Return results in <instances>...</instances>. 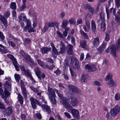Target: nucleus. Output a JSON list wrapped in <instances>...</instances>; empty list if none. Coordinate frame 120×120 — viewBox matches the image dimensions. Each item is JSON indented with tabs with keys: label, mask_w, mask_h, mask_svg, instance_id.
Returning <instances> with one entry per match:
<instances>
[{
	"label": "nucleus",
	"mask_w": 120,
	"mask_h": 120,
	"mask_svg": "<svg viewBox=\"0 0 120 120\" xmlns=\"http://www.w3.org/2000/svg\"><path fill=\"white\" fill-rule=\"evenodd\" d=\"M4 80H6L3 85L4 87V93L5 95H2V98L4 99L5 103L9 104V102L6 97H8L11 94L9 91H10L11 89V77H6Z\"/></svg>",
	"instance_id": "obj_1"
},
{
	"label": "nucleus",
	"mask_w": 120,
	"mask_h": 120,
	"mask_svg": "<svg viewBox=\"0 0 120 120\" xmlns=\"http://www.w3.org/2000/svg\"><path fill=\"white\" fill-rule=\"evenodd\" d=\"M120 48V38L118 40L117 43L115 46L114 45H112L111 47V52L113 56L115 57L117 56L116 55V49H118Z\"/></svg>",
	"instance_id": "obj_2"
},
{
	"label": "nucleus",
	"mask_w": 120,
	"mask_h": 120,
	"mask_svg": "<svg viewBox=\"0 0 120 120\" xmlns=\"http://www.w3.org/2000/svg\"><path fill=\"white\" fill-rule=\"evenodd\" d=\"M10 14V13L9 11H7L5 12L4 14L5 17L4 16L0 15V19L3 24L6 26L8 25V22L6 19L9 16Z\"/></svg>",
	"instance_id": "obj_3"
},
{
	"label": "nucleus",
	"mask_w": 120,
	"mask_h": 120,
	"mask_svg": "<svg viewBox=\"0 0 120 120\" xmlns=\"http://www.w3.org/2000/svg\"><path fill=\"white\" fill-rule=\"evenodd\" d=\"M120 111V108L119 105H117L110 110V113L112 116H116Z\"/></svg>",
	"instance_id": "obj_4"
},
{
	"label": "nucleus",
	"mask_w": 120,
	"mask_h": 120,
	"mask_svg": "<svg viewBox=\"0 0 120 120\" xmlns=\"http://www.w3.org/2000/svg\"><path fill=\"white\" fill-rule=\"evenodd\" d=\"M37 61L40 66L44 69L47 68L51 70H52L53 68L55 67V65H52L50 66L48 65H45L43 62L39 59H37Z\"/></svg>",
	"instance_id": "obj_5"
},
{
	"label": "nucleus",
	"mask_w": 120,
	"mask_h": 120,
	"mask_svg": "<svg viewBox=\"0 0 120 120\" xmlns=\"http://www.w3.org/2000/svg\"><path fill=\"white\" fill-rule=\"evenodd\" d=\"M86 69L89 72H93L96 71L97 68L96 66L93 64H88L85 66Z\"/></svg>",
	"instance_id": "obj_6"
},
{
	"label": "nucleus",
	"mask_w": 120,
	"mask_h": 120,
	"mask_svg": "<svg viewBox=\"0 0 120 120\" xmlns=\"http://www.w3.org/2000/svg\"><path fill=\"white\" fill-rule=\"evenodd\" d=\"M69 90L71 93H79L80 92V90L78 88L72 85H70L69 86Z\"/></svg>",
	"instance_id": "obj_7"
},
{
	"label": "nucleus",
	"mask_w": 120,
	"mask_h": 120,
	"mask_svg": "<svg viewBox=\"0 0 120 120\" xmlns=\"http://www.w3.org/2000/svg\"><path fill=\"white\" fill-rule=\"evenodd\" d=\"M71 113L75 119H78L80 116L79 111L75 109H71Z\"/></svg>",
	"instance_id": "obj_8"
},
{
	"label": "nucleus",
	"mask_w": 120,
	"mask_h": 120,
	"mask_svg": "<svg viewBox=\"0 0 120 120\" xmlns=\"http://www.w3.org/2000/svg\"><path fill=\"white\" fill-rule=\"evenodd\" d=\"M86 7L87 9H89L88 13L87 14V16L86 17V19L87 20V16L89 18L90 15L91 16L94 14V9L92 7L89 5H86Z\"/></svg>",
	"instance_id": "obj_9"
},
{
	"label": "nucleus",
	"mask_w": 120,
	"mask_h": 120,
	"mask_svg": "<svg viewBox=\"0 0 120 120\" xmlns=\"http://www.w3.org/2000/svg\"><path fill=\"white\" fill-rule=\"evenodd\" d=\"M71 104L73 107L77 105L79 102L78 99L74 97H71Z\"/></svg>",
	"instance_id": "obj_10"
},
{
	"label": "nucleus",
	"mask_w": 120,
	"mask_h": 120,
	"mask_svg": "<svg viewBox=\"0 0 120 120\" xmlns=\"http://www.w3.org/2000/svg\"><path fill=\"white\" fill-rule=\"evenodd\" d=\"M60 101L66 109H68L72 108L71 106L69 103L67 101L66 99L64 100H62V99Z\"/></svg>",
	"instance_id": "obj_11"
},
{
	"label": "nucleus",
	"mask_w": 120,
	"mask_h": 120,
	"mask_svg": "<svg viewBox=\"0 0 120 120\" xmlns=\"http://www.w3.org/2000/svg\"><path fill=\"white\" fill-rule=\"evenodd\" d=\"M29 100L30 101L32 107L34 109H36L37 107L36 102L37 100L32 97L30 98Z\"/></svg>",
	"instance_id": "obj_12"
},
{
	"label": "nucleus",
	"mask_w": 120,
	"mask_h": 120,
	"mask_svg": "<svg viewBox=\"0 0 120 120\" xmlns=\"http://www.w3.org/2000/svg\"><path fill=\"white\" fill-rule=\"evenodd\" d=\"M42 109L44 112H46L48 113L51 112V110L50 107L48 105L44 104L42 105L41 106Z\"/></svg>",
	"instance_id": "obj_13"
},
{
	"label": "nucleus",
	"mask_w": 120,
	"mask_h": 120,
	"mask_svg": "<svg viewBox=\"0 0 120 120\" xmlns=\"http://www.w3.org/2000/svg\"><path fill=\"white\" fill-rule=\"evenodd\" d=\"M56 33L58 36L64 40L65 37L67 36L68 33L67 32L64 31L63 34H61L60 31H57Z\"/></svg>",
	"instance_id": "obj_14"
},
{
	"label": "nucleus",
	"mask_w": 120,
	"mask_h": 120,
	"mask_svg": "<svg viewBox=\"0 0 120 120\" xmlns=\"http://www.w3.org/2000/svg\"><path fill=\"white\" fill-rule=\"evenodd\" d=\"M0 52L2 54H5L8 52L9 51L5 47L0 44Z\"/></svg>",
	"instance_id": "obj_15"
},
{
	"label": "nucleus",
	"mask_w": 120,
	"mask_h": 120,
	"mask_svg": "<svg viewBox=\"0 0 120 120\" xmlns=\"http://www.w3.org/2000/svg\"><path fill=\"white\" fill-rule=\"evenodd\" d=\"M73 46L72 45L70 44L67 46V52L70 55H73V52L72 49Z\"/></svg>",
	"instance_id": "obj_16"
},
{
	"label": "nucleus",
	"mask_w": 120,
	"mask_h": 120,
	"mask_svg": "<svg viewBox=\"0 0 120 120\" xmlns=\"http://www.w3.org/2000/svg\"><path fill=\"white\" fill-rule=\"evenodd\" d=\"M12 110L11 107H8L5 109V115L7 116L10 115L12 113Z\"/></svg>",
	"instance_id": "obj_17"
},
{
	"label": "nucleus",
	"mask_w": 120,
	"mask_h": 120,
	"mask_svg": "<svg viewBox=\"0 0 120 120\" xmlns=\"http://www.w3.org/2000/svg\"><path fill=\"white\" fill-rule=\"evenodd\" d=\"M48 95L49 96V97H51L52 96H55V92L52 88L49 87H48Z\"/></svg>",
	"instance_id": "obj_18"
},
{
	"label": "nucleus",
	"mask_w": 120,
	"mask_h": 120,
	"mask_svg": "<svg viewBox=\"0 0 120 120\" xmlns=\"http://www.w3.org/2000/svg\"><path fill=\"white\" fill-rule=\"evenodd\" d=\"M86 26L84 25L83 26V28L84 30L86 32L89 31L90 28V23L88 21L86 22Z\"/></svg>",
	"instance_id": "obj_19"
},
{
	"label": "nucleus",
	"mask_w": 120,
	"mask_h": 120,
	"mask_svg": "<svg viewBox=\"0 0 120 120\" xmlns=\"http://www.w3.org/2000/svg\"><path fill=\"white\" fill-rule=\"evenodd\" d=\"M107 84L111 87H115L117 85V83L115 81L112 79H111L110 81L107 82Z\"/></svg>",
	"instance_id": "obj_20"
},
{
	"label": "nucleus",
	"mask_w": 120,
	"mask_h": 120,
	"mask_svg": "<svg viewBox=\"0 0 120 120\" xmlns=\"http://www.w3.org/2000/svg\"><path fill=\"white\" fill-rule=\"evenodd\" d=\"M107 45V43L103 42L102 44L98 49V51L100 53H101L104 50L106 46Z\"/></svg>",
	"instance_id": "obj_21"
},
{
	"label": "nucleus",
	"mask_w": 120,
	"mask_h": 120,
	"mask_svg": "<svg viewBox=\"0 0 120 120\" xmlns=\"http://www.w3.org/2000/svg\"><path fill=\"white\" fill-rule=\"evenodd\" d=\"M35 71L38 78L40 79H41V72L39 68H36L35 69Z\"/></svg>",
	"instance_id": "obj_22"
},
{
	"label": "nucleus",
	"mask_w": 120,
	"mask_h": 120,
	"mask_svg": "<svg viewBox=\"0 0 120 120\" xmlns=\"http://www.w3.org/2000/svg\"><path fill=\"white\" fill-rule=\"evenodd\" d=\"M31 22L29 20H26V25L24 28V30L26 31L27 30L30 28L31 27Z\"/></svg>",
	"instance_id": "obj_23"
},
{
	"label": "nucleus",
	"mask_w": 120,
	"mask_h": 120,
	"mask_svg": "<svg viewBox=\"0 0 120 120\" xmlns=\"http://www.w3.org/2000/svg\"><path fill=\"white\" fill-rule=\"evenodd\" d=\"M49 27H52L55 26L56 28H58V27L59 23L57 22H48L47 23Z\"/></svg>",
	"instance_id": "obj_24"
},
{
	"label": "nucleus",
	"mask_w": 120,
	"mask_h": 120,
	"mask_svg": "<svg viewBox=\"0 0 120 120\" xmlns=\"http://www.w3.org/2000/svg\"><path fill=\"white\" fill-rule=\"evenodd\" d=\"M99 38L97 37L94 39L93 42V45L94 46L97 47L98 45H99Z\"/></svg>",
	"instance_id": "obj_25"
},
{
	"label": "nucleus",
	"mask_w": 120,
	"mask_h": 120,
	"mask_svg": "<svg viewBox=\"0 0 120 120\" xmlns=\"http://www.w3.org/2000/svg\"><path fill=\"white\" fill-rule=\"evenodd\" d=\"M21 89L22 93V94L25 99H26L27 98V91L25 87L23 86L21 87Z\"/></svg>",
	"instance_id": "obj_26"
},
{
	"label": "nucleus",
	"mask_w": 120,
	"mask_h": 120,
	"mask_svg": "<svg viewBox=\"0 0 120 120\" xmlns=\"http://www.w3.org/2000/svg\"><path fill=\"white\" fill-rule=\"evenodd\" d=\"M18 18L19 20H23L24 21H26V16L23 13H21L19 15Z\"/></svg>",
	"instance_id": "obj_27"
},
{
	"label": "nucleus",
	"mask_w": 120,
	"mask_h": 120,
	"mask_svg": "<svg viewBox=\"0 0 120 120\" xmlns=\"http://www.w3.org/2000/svg\"><path fill=\"white\" fill-rule=\"evenodd\" d=\"M73 67L74 69L78 70V69L79 66L78 64V61L74 60L73 63Z\"/></svg>",
	"instance_id": "obj_28"
},
{
	"label": "nucleus",
	"mask_w": 120,
	"mask_h": 120,
	"mask_svg": "<svg viewBox=\"0 0 120 120\" xmlns=\"http://www.w3.org/2000/svg\"><path fill=\"white\" fill-rule=\"evenodd\" d=\"M51 50L50 48H47V47H44L41 49V52L42 53L44 54L46 53L48 51Z\"/></svg>",
	"instance_id": "obj_29"
},
{
	"label": "nucleus",
	"mask_w": 120,
	"mask_h": 120,
	"mask_svg": "<svg viewBox=\"0 0 120 120\" xmlns=\"http://www.w3.org/2000/svg\"><path fill=\"white\" fill-rule=\"evenodd\" d=\"M18 100L21 104H23V98L20 94H19L18 96Z\"/></svg>",
	"instance_id": "obj_30"
},
{
	"label": "nucleus",
	"mask_w": 120,
	"mask_h": 120,
	"mask_svg": "<svg viewBox=\"0 0 120 120\" xmlns=\"http://www.w3.org/2000/svg\"><path fill=\"white\" fill-rule=\"evenodd\" d=\"M23 73L25 74L26 76L27 77H29L30 78H32V80L34 79L32 77V76L31 75V73L30 71V70H29L27 69Z\"/></svg>",
	"instance_id": "obj_31"
},
{
	"label": "nucleus",
	"mask_w": 120,
	"mask_h": 120,
	"mask_svg": "<svg viewBox=\"0 0 120 120\" xmlns=\"http://www.w3.org/2000/svg\"><path fill=\"white\" fill-rule=\"evenodd\" d=\"M91 26L92 31L94 32H95L96 29V25L94 21L93 20H92L91 21Z\"/></svg>",
	"instance_id": "obj_32"
},
{
	"label": "nucleus",
	"mask_w": 120,
	"mask_h": 120,
	"mask_svg": "<svg viewBox=\"0 0 120 120\" xmlns=\"http://www.w3.org/2000/svg\"><path fill=\"white\" fill-rule=\"evenodd\" d=\"M80 32L81 34L83 36L85 39H87L88 38V36L87 34L82 30H80Z\"/></svg>",
	"instance_id": "obj_33"
},
{
	"label": "nucleus",
	"mask_w": 120,
	"mask_h": 120,
	"mask_svg": "<svg viewBox=\"0 0 120 120\" xmlns=\"http://www.w3.org/2000/svg\"><path fill=\"white\" fill-rule=\"evenodd\" d=\"M55 96H56L49 97L52 103L53 104H55L56 103V101L55 98Z\"/></svg>",
	"instance_id": "obj_34"
},
{
	"label": "nucleus",
	"mask_w": 120,
	"mask_h": 120,
	"mask_svg": "<svg viewBox=\"0 0 120 120\" xmlns=\"http://www.w3.org/2000/svg\"><path fill=\"white\" fill-rule=\"evenodd\" d=\"M100 19L102 21L105 20V15L104 13L102 12H101L100 14Z\"/></svg>",
	"instance_id": "obj_35"
},
{
	"label": "nucleus",
	"mask_w": 120,
	"mask_h": 120,
	"mask_svg": "<svg viewBox=\"0 0 120 120\" xmlns=\"http://www.w3.org/2000/svg\"><path fill=\"white\" fill-rule=\"evenodd\" d=\"M117 13L118 14V15H116L115 16V19L116 21L118 22H120V12H117Z\"/></svg>",
	"instance_id": "obj_36"
},
{
	"label": "nucleus",
	"mask_w": 120,
	"mask_h": 120,
	"mask_svg": "<svg viewBox=\"0 0 120 120\" xmlns=\"http://www.w3.org/2000/svg\"><path fill=\"white\" fill-rule=\"evenodd\" d=\"M68 23V21L65 20H63L61 26L64 28H66Z\"/></svg>",
	"instance_id": "obj_37"
},
{
	"label": "nucleus",
	"mask_w": 120,
	"mask_h": 120,
	"mask_svg": "<svg viewBox=\"0 0 120 120\" xmlns=\"http://www.w3.org/2000/svg\"><path fill=\"white\" fill-rule=\"evenodd\" d=\"M10 7L12 9H15L16 8V3L14 2L11 3L10 5Z\"/></svg>",
	"instance_id": "obj_38"
},
{
	"label": "nucleus",
	"mask_w": 120,
	"mask_h": 120,
	"mask_svg": "<svg viewBox=\"0 0 120 120\" xmlns=\"http://www.w3.org/2000/svg\"><path fill=\"white\" fill-rule=\"evenodd\" d=\"M86 42L85 40H82L80 41V44L81 47L83 48L85 47Z\"/></svg>",
	"instance_id": "obj_39"
},
{
	"label": "nucleus",
	"mask_w": 120,
	"mask_h": 120,
	"mask_svg": "<svg viewBox=\"0 0 120 120\" xmlns=\"http://www.w3.org/2000/svg\"><path fill=\"white\" fill-rule=\"evenodd\" d=\"M112 75L111 73H109L107 75L105 79L106 81H107L111 79L112 78Z\"/></svg>",
	"instance_id": "obj_40"
},
{
	"label": "nucleus",
	"mask_w": 120,
	"mask_h": 120,
	"mask_svg": "<svg viewBox=\"0 0 120 120\" xmlns=\"http://www.w3.org/2000/svg\"><path fill=\"white\" fill-rule=\"evenodd\" d=\"M106 26L105 23L104 22H102L101 24V30L103 31H104L105 29Z\"/></svg>",
	"instance_id": "obj_41"
},
{
	"label": "nucleus",
	"mask_w": 120,
	"mask_h": 120,
	"mask_svg": "<svg viewBox=\"0 0 120 120\" xmlns=\"http://www.w3.org/2000/svg\"><path fill=\"white\" fill-rule=\"evenodd\" d=\"M81 81L82 82H86V80L85 75L83 74L82 75L81 78Z\"/></svg>",
	"instance_id": "obj_42"
},
{
	"label": "nucleus",
	"mask_w": 120,
	"mask_h": 120,
	"mask_svg": "<svg viewBox=\"0 0 120 120\" xmlns=\"http://www.w3.org/2000/svg\"><path fill=\"white\" fill-rule=\"evenodd\" d=\"M47 23H46L45 24V26L44 27L42 31L44 33L48 29L49 27Z\"/></svg>",
	"instance_id": "obj_43"
},
{
	"label": "nucleus",
	"mask_w": 120,
	"mask_h": 120,
	"mask_svg": "<svg viewBox=\"0 0 120 120\" xmlns=\"http://www.w3.org/2000/svg\"><path fill=\"white\" fill-rule=\"evenodd\" d=\"M115 2L116 6L119 8L120 6V0H115Z\"/></svg>",
	"instance_id": "obj_44"
},
{
	"label": "nucleus",
	"mask_w": 120,
	"mask_h": 120,
	"mask_svg": "<svg viewBox=\"0 0 120 120\" xmlns=\"http://www.w3.org/2000/svg\"><path fill=\"white\" fill-rule=\"evenodd\" d=\"M14 76L15 80L19 82L20 79V76L19 75L16 74H15Z\"/></svg>",
	"instance_id": "obj_45"
},
{
	"label": "nucleus",
	"mask_w": 120,
	"mask_h": 120,
	"mask_svg": "<svg viewBox=\"0 0 120 120\" xmlns=\"http://www.w3.org/2000/svg\"><path fill=\"white\" fill-rule=\"evenodd\" d=\"M8 43L9 46L11 45L13 47H15V44L13 42L11 41H8Z\"/></svg>",
	"instance_id": "obj_46"
},
{
	"label": "nucleus",
	"mask_w": 120,
	"mask_h": 120,
	"mask_svg": "<svg viewBox=\"0 0 120 120\" xmlns=\"http://www.w3.org/2000/svg\"><path fill=\"white\" fill-rule=\"evenodd\" d=\"M106 12L107 14V19H109V14L108 12V10L109 9V7L107 6H105Z\"/></svg>",
	"instance_id": "obj_47"
},
{
	"label": "nucleus",
	"mask_w": 120,
	"mask_h": 120,
	"mask_svg": "<svg viewBox=\"0 0 120 120\" xmlns=\"http://www.w3.org/2000/svg\"><path fill=\"white\" fill-rule=\"evenodd\" d=\"M115 98L116 101H118L120 99V94L119 93H117L115 95Z\"/></svg>",
	"instance_id": "obj_48"
},
{
	"label": "nucleus",
	"mask_w": 120,
	"mask_h": 120,
	"mask_svg": "<svg viewBox=\"0 0 120 120\" xmlns=\"http://www.w3.org/2000/svg\"><path fill=\"white\" fill-rule=\"evenodd\" d=\"M30 41L29 38H26L24 40V43L26 45L29 44L30 43Z\"/></svg>",
	"instance_id": "obj_49"
},
{
	"label": "nucleus",
	"mask_w": 120,
	"mask_h": 120,
	"mask_svg": "<svg viewBox=\"0 0 120 120\" xmlns=\"http://www.w3.org/2000/svg\"><path fill=\"white\" fill-rule=\"evenodd\" d=\"M34 27H32L30 28L28 30V32L29 33L32 32H34L36 31V29L34 28Z\"/></svg>",
	"instance_id": "obj_50"
},
{
	"label": "nucleus",
	"mask_w": 120,
	"mask_h": 120,
	"mask_svg": "<svg viewBox=\"0 0 120 120\" xmlns=\"http://www.w3.org/2000/svg\"><path fill=\"white\" fill-rule=\"evenodd\" d=\"M5 37L4 36L3 33L0 31V39H1L0 40L3 41Z\"/></svg>",
	"instance_id": "obj_51"
},
{
	"label": "nucleus",
	"mask_w": 120,
	"mask_h": 120,
	"mask_svg": "<svg viewBox=\"0 0 120 120\" xmlns=\"http://www.w3.org/2000/svg\"><path fill=\"white\" fill-rule=\"evenodd\" d=\"M30 88L31 90H32L34 92H38V90L36 88L32 86H30Z\"/></svg>",
	"instance_id": "obj_52"
},
{
	"label": "nucleus",
	"mask_w": 120,
	"mask_h": 120,
	"mask_svg": "<svg viewBox=\"0 0 120 120\" xmlns=\"http://www.w3.org/2000/svg\"><path fill=\"white\" fill-rule=\"evenodd\" d=\"M58 95L59 97L60 98V100H61L62 99V100H65V99H66V98H65L63 97L62 95L60 92L58 94Z\"/></svg>",
	"instance_id": "obj_53"
},
{
	"label": "nucleus",
	"mask_w": 120,
	"mask_h": 120,
	"mask_svg": "<svg viewBox=\"0 0 120 120\" xmlns=\"http://www.w3.org/2000/svg\"><path fill=\"white\" fill-rule=\"evenodd\" d=\"M30 65L32 68L33 66L36 64L32 60H30Z\"/></svg>",
	"instance_id": "obj_54"
},
{
	"label": "nucleus",
	"mask_w": 120,
	"mask_h": 120,
	"mask_svg": "<svg viewBox=\"0 0 120 120\" xmlns=\"http://www.w3.org/2000/svg\"><path fill=\"white\" fill-rule=\"evenodd\" d=\"M45 60L48 62H49L51 63H53V60L50 58H46L45 59Z\"/></svg>",
	"instance_id": "obj_55"
},
{
	"label": "nucleus",
	"mask_w": 120,
	"mask_h": 120,
	"mask_svg": "<svg viewBox=\"0 0 120 120\" xmlns=\"http://www.w3.org/2000/svg\"><path fill=\"white\" fill-rule=\"evenodd\" d=\"M64 114L65 116L67 118L69 119H70L71 118V116L68 112H65L64 113Z\"/></svg>",
	"instance_id": "obj_56"
},
{
	"label": "nucleus",
	"mask_w": 120,
	"mask_h": 120,
	"mask_svg": "<svg viewBox=\"0 0 120 120\" xmlns=\"http://www.w3.org/2000/svg\"><path fill=\"white\" fill-rule=\"evenodd\" d=\"M112 116L111 114L109 113H107L106 115V117L107 119H110L112 118Z\"/></svg>",
	"instance_id": "obj_57"
},
{
	"label": "nucleus",
	"mask_w": 120,
	"mask_h": 120,
	"mask_svg": "<svg viewBox=\"0 0 120 120\" xmlns=\"http://www.w3.org/2000/svg\"><path fill=\"white\" fill-rule=\"evenodd\" d=\"M5 107L4 104L1 102H0V109H5Z\"/></svg>",
	"instance_id": "obj_58"
},
{
	"label": "nucleus",
	"mask_w": 120,
	"mask_h": 120,
	"mask_svg": "<svg viewBox=\"0 0 120 120\" xmlns=\"http://www.w3.org/2000/svg\"><path fill=\"white\" fill-rule=\"evenodd\" d=\"M60 49H66L65 47L64 43L61 42L60 45Z\"/></svg>",
	"instance_id": "obj_59"
},
{
	"label": "nucleus",
	"mask_w": 120,
	"mask_h": 120,
	"mask_svg": "<svg viewBox=\"0 0 120 120\" xmlns=\"http://www.w3.org/2000/svg\"><path fill=\"white\" fill-rule=\"evenodd\" d=\"M33 26L34 27H36L37 25V22L36 20V19L34 20L33 21Z\"/></svg>",
	"instance_id": "obj_60"
},
{
	"label": "nucleus",
	"mask_w": 120,
	"mask_h": 120,
	"mask_svg": "<svg viewBox=\"0 0 120 120\" xmlns=\"http://www.w3.org/2000/svg\"><path fill=\"white\" fill-rule=\"evenodd\" d=\"M26 5L25 4H23L20 7V10L23 11L26 8Z\"/></svg>",
	"instance_id": "obj_61"
},
{
	"label": "nucleus",
	"mask_w": 120,
	"mask_h": 120,
	"mask_svg": "<svg viewBox=\"0 0 120 120\" xmlns=\"http://www.w3.org/2000/svg\"><path fill=\"white\" fill-rule=\"evenodd\" d=\"M12 60V62L14 66L18 64L16 59L15 58Z\"/></svg>",
	"instance_id": "obj_62"
},
{
	"label": "nucleus",
	"mask_w": 120,
	"mask_h": 120,
	"mask_svg": "<svg viewBox=\"0 0 120 120\" xmlns=\"http://www.w3.org/2000/svg\"><path fill=\"white\" fill-rule=\"evenodd\" d=\"M7 56L8 58L11 59L12 60L13 59H14V58H15L11 54H8L7 55Z\"/></svg>",
	"instance_id": "obj_63"
},
{
	"label": "nucleus",
	"mask_w": 120,
	"mask_h": 120,
	"mask_svg": "<svg viewBox=\"0 0 120 120\" xmlns=\"http://www.w3.org/2000/svg\"><path fill=\"white\" fill-rule=\"evenodd\" d=\"M23 57L26 59H29L30 58V56L25 53L22 55Z\"/></svg>",
	"instance_id": "obj_64"
}]
</instances>
